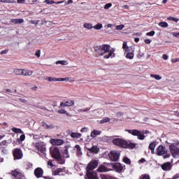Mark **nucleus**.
I'll return each mask as SVG.
<instances>
[{
  "mask_svg": "<svg viewBox=\"0 0 179 179\" xmlns=\"http://www.w3.org/2000/svg\"><path fill=\"white\" fill-rule=\"evenodd\" d=\"M94 50L98 55L101 57L103 56L104 59H108L110 57L114 58L115 57V54L114 53V48L111 49V46L110 45L103 44L102 45H95L94 46ZM108 53V55H106Z\"/></svg>",
  "mask_w": 179,
  "mask_h": 179,
  "instance_id": "obj_1",
  "label": "nucleus"
},
{
  "mask_svg": "<svg viewBox=\"0 0 179 179\" xmlns=\"http://www.w3.org/2000/svg\"><path fill=\"white\" fill-rule=\"evenodd\" d=\"M50 152L52 159H55L59 164H65V159L62 158V155H61L58 147L50 148Z\"/></svg>",
  "mask_w": 179,
  "mask_h": 179,
  "instance_id": "obj_2",
  "label": "nucleus"
},
{
  "mask_svg": "<svg viewBox=\"0 0 179 179\" xmlns=\"http://www.w3.org/2000/svg\"><path fill=\"white\" fill-rule=\"evenodd\" d=\"M156 155L157 156H163L164 159H169L171 156L170 153H169V150L164 145H159L156 149Z\"/></svg>",
  "mask_w": 179,
  "mask_h": 179,
  "instance_id": "obj_3",
  "label": "nucleus"
},
{
  "mask_svg": "<svg viewBox=\"0 0 179 179\" xmlns=\"http://www.w3.org/2000/svg\"><path fill=\"white\" fill-rule=\"evenodd\" d=\"M126 132L133 135V136H137V139H139V141H143V139L146 138V136H145V134H142V131L138 129H127L126 130Z\"/></svg>",
  "mask_w": 179,
  "mask_h": 179,
  "instance_id": "obj_4",
  "label": "nucleus"
},
{
  "mask_svg": "<svg viewBox=\"0 0 179 179\" xmlns=\"http://www.w3.org/2000/svg\"><path fill=\"white\" fill-rule=\"evenodd\" d=\"M169 150L171 156L174 159H177L179 157V148L174 143H171L169 145Z\"/></svg>",
  "mask_w": 179,
  "mask_h": 179,
  "instance_id": "obj_5",
  "label": "nucleus"
},
{
  "mask_svg": "<svg viewBox=\"0 0 179 179\" xmlns=\"http://www.w3.org/2000/svg\"><path fill=\"white\" fill-rule=\"evenodd\" d=\"M13 156L14 160H20V159H23V152L20 148H15L13 151Z\"/></svg>",
  "mask_w": 179,
  "mask_h": 179,
  "instance_id": "obj_6",
  "label": "nucleus"
},
{
  "mask_svg": "<svg viewBox=\"0 0 179 179\" xmlns=\"http://www.w3.org/2000/svg\"><path fill=\"white\" fill-rule=\"evenodd\" d=\"M99 166V162L97 160H92L87 166V171H93Z\"/></svg>",
  "mask_w": 179,
  "mask_h": 179,
  "instance_id": "obj_7",
  "label": "nucleus"
},
{
  "mask_svg": "<svg viewBox=\"0 0 179 179\" xmlns=\"http://www.w3.org/2000/svg\"><path fill=\"white\" fill-rule=\"evenodd\" d=\"M112 167L116 173H122V170H124L125 166H122L120 163L116 162L112 164Z\"/></svg>",
  "mask_w": 179,
  "mask_h": 179,
  "instance_id": "obj_8",
  "label": "nucleus"
},
{
  "mask_svg": "<svg viewBox=\"0 0 179 179\" xmlns=\"http://www.w3.org/2000/svg\"><path fill=\"white\" fill-rule=\"evenodd\" d=\"M112 142L113 145H115L116 146H120V148H124L126 141L121 138H114Z\"/></svg>",
  "mask_w": 179,
  "mask_h": 179,
  "instance_id": "obj_9",
  "label": "nucleus"
},
{
  "mask_svg": "<svg viewBox=\"0 0 179 179\" xmlns=\"http://www.w3.org/2000/svg\"><path fill=\"white\" fill-rule=\"evenodd\" d=\"M35 148L38 152H41V153H44V152L46 150L44 143H36L35 144Z\"/></svg>",
  "mask_w": 179,
  "mask_h": 179,
  "instance_id": "obj_10",
  "label": "nucleus"
},
{
  "mask_svg": "<svg viewBox=\"0 0 179 179\" xmlns=\"http://www.w3.org/2000/svg\"><path fill=\"white\" fill-rule=\"evenodd\" d=\"M122 48L124 51V55L125 54L134 52V49L132 48V47L128 46V43H127V41L123 42Z\"/></svg>",
  "mask_w": 179,
  "mask_h": 179,
  "instance_id": "obj_11",
  "label": "nucleus"
},
{
  "mask_svg": "<svg viewBox=\"0 0 179 179\" xmlns=\"http://www.w3.org/2000/svg\"><path fill=\"white\" fill-rule=\"evenodd\" d=\"M44 175V171L43 169L38 167L35 169L34 170V176L36 177V178H41V177H43Z\"/></svg>",
  "mask_w": 179,
  "mask_h": 179,
  "instance_id": "obj_12",
  "label": "nucleus"
},
{
  "mask_svg": "<svg viewBox=\"0 0 179 179\" xmlns=\"http://www.w3.org/2000/svg\"><path fill=\"white\" fill-rule=\"evenodd\" d=\"M47 80H48V82H64L65 80H69V78H55V77H48L47 78Z\"/></svg>",
  "mask_w": 179,
  "mask_h": 179,
  "instance_id": "obj_13",
  "label": "nucleus"
},
{
  "mask_svg": "<svg viewBox=\"0 0 179 179\" xmlns=\"http://www.w3.org/2000/svg\"><path fill=\"white\" fill-rule=\"evenodd\" d=\"M50 143L55 146H61V145H64V140L58 138H52L50 140Z\"/></svg>",
  "mask_w": 179,
  "mask_h": 179,
  "instance_id": "obj_14",
  "label": "nucleus"
},
{
  "mask_svg": "<svg viewBox=\"0 0 179 179\" xmlns=\"http://www.w3.org/2000/svg\"><path fill=\"white\" fill-rule=\"evenodd\" d=\"M86 176L88 179H99V176H97V173L92 171H87Z\"/></svg>",
  "mask_w": 179,
  "mask_h": 179,
  "instance_id": "obj_15",
  "label": "nucleus"
},
{
  "mask_svg": "<svg viewBox=\"0 0 179 179\" xmlns=\"http://www.w3.org/2000/svg\"><path fill=\"white\" fill-rule=\"evenodd\" d=\"M11 175L16 179H24V176L17 171H13Z\"/></svg>",
  "mask_w": 179,
  "mask_h": 179,
  "instance_id": "obj_16",
  "label": "nucleus"
},
{
  "mask_svg": "<svg viewBox=\"0 0 179 179\" xmlns=\"http://www.w3.org/2000/svg\"><path fill=\"white\" fill-rule=\"evenodd\" d=\"M109 157L113 162H117L120 159V155L118 153L112 151Z\"/></svg>",
  "mask_w": 179,
  "mask_h": 179,
  "instance_id": "obj_17",
  "label": "nucleus"
},
{
  "mask_svg": "<svg viewBox=\"0 0 179 179\" xmlns=\"http://www.w3.org/2000/svg\"><path fill=\"white\" fill-rule=\"evenodd\" d=\"M135 148H136V144L125 141L124 146V149H135Z\"/></svg>",
  "mask_w": 179,
  "mask_h": 179,
  "instance_id": "obj_18",
  "label": "nucleus"
},
{
  "mask_svg": "<svg viewBox=\"0 0 179 179\" xmlns=\"http://www.w3.org/2000/svg\"><path fill=\"white\" fill-rule=\"evenodd\" d=\"M41 127L44 129H54V128H55V126H54V124H48L47 123H45V122H41Z\"/></svg>",
  "mask_w": 179,
  "mask_h": 179,
  "instance_id": "obj_19",
  "label": "nucleus"
},
{
  "mask_svg": "<svg viewBox=\"0 0 179 179\" xmlns=\"http://www.w3.org/2000/svg\"><path fill=\"white\" fill-rule=\"evenodd\" d=\"M162 170H164V171L171 170V164L170 162L164 163V164H162Z\"/></svg>",
  "mask_w": 179,
  "mask_h": 179,
  "instance_id": "obj_20",
  "label": "nucleus"
},
{
  "mask_svg": "<svg viewBox=\"0 0 179 179\" xmlns=\"http://www.w3.org/2000/svg\"><path fill=\"white\" fill-rule=\"evenodd\" d=\"M33 75V71L28 69H22V76H31Z\"/></svg>",
  "mask_w": 179,
  "mask_h": 179,
  "instance_id": "obj_21",
  "label": "nucleus"
},
{
  "mask_svg": "<svg viewBox=\"0 0 179 179\" xmlns=\"http://www.w3.org/2000/svg\"><path fill=\"white\" fill-rule=\"evenodd\" d=\"M156 148V141L152 142L151 143H150L148 149H150V150H151V153L152 155H155V149Z\"/></svg>",
  "mask_w": 179,
  "mask_h": 179,
  "instance_id": "obj_22",
  "label": "nucleus"
},
{
  "mask_svg": "<svg viewBox=\"0 0 179 179\" xmlns=\"http://www.w3.org/2000/svg\"><path fill=\"white\" fill-rule=\"evenodd\" d=\"M11 23H14V24H22V23H24V20L23 19H11Z\"/></svg>",
  "mask_w": 179,
  "mask_h": 179,
  "instance_id": "obj_23",
  "label": "nucleus"
},
{
  "mask_svg": "<svg viewBox=\"0 0 179 179\" xmlns=\"http://www.w3.org/2000/svg\"><path fill=\"white\" fill-rule=\"evenodd\" d=\"M96 171L98 173H106V171H108V170H107V167L103 165H100Z\"/></svg>",
  "mask_w": 179,
  "mask_h": 179,
  "instance_id": "obj_24",
  "label": "nucleus"
},
{
  "mask_svg": "<svg viewBox=\"0 0 179 179\" xmlns=\"http://www.w3.org/2000/svg\"><path fill=\"white\" fill-rule=\"evenodd\" d=\"M101 134V131H99V130H93L91 134H90V136L92 138H96V136H99V135Z\"/></svg>",
  "mask_w": 179,
  "mask_h": 179,
  "instance_id": "obj_25",
  "label": "nucleus"
},
{
  "mask_svg": "<svg viewBox=\"0 0 179 179\" xmlns=\"http://www.w3.org/2000/svg\"><path fill=\"white\" fill-rule=\"evenodd\" d=\"M87 150L89 152H91V153H99V150H100V148H97V146L94 145L91 148H87Z\"/></svg>",
  "mask_w": 179,
  "mask_h": 179,
  "instance_id": "obj_26",
  "label": "nucleus"
},
{
  "mask_svg": "<svg viewBox=\"0 0 179 179\" xmlns=\"http://www.w3.org/2000/svg\"><path fill=\"white\" fill-rule=\"evenodd\" d=\"M44 3H47V5H52V3H56V5H58L59 3H63L64 1H57L55 2L54 0H45Z\"/></svg>",
  "mask_w": 179,
  "mask_h": 179,
  "instance_id": "obj_27",
  "label": "nucleus"
},
{
  "mask_svg": "<svg viewBox=\"0 0 179 179\" xmlns=\"http://www.w3.org/2000/svg\"><path fill=\"white\" fill-rule=\"evenodd\" d=\"M70 136L73 139H78V138H80V136H82V134L76 133V132H72V133H71Z\"/></svg>",
  "mask_w": 179,
  "mask_h": 179,
  "instance_id": "obj_28",
  "label": "nucleus"
},
{
  "mask_svg": "<svg viewBox=\"0 0 179 179\" xmlns=\"http://www.w3.org/2000/svg\"><path fill=\"white\" fill-rule=\"evenodd\" d=\"M11 131L15 134H24V132H23V130L22 129H19L17 127H13L11 129Z\"/></svg>",
  "mask_w": 179,
  "mask_h": 179,
  "instance_id": "obj_29",
  "label": "nucleus"
},
{
  "mask_svg": "<svg viewBox=\"0 0 179 179\" xmlns=\"http://www.w3.org/2000/svg\"><path fill=\"white\" fill-rule=\"evenodd\" d=\"M62 171H64V169L58 168L52 171L53 176H59L60 173H62Z\"/></svg>",
  "mask_w": 179,
  "mask_h": 179,
  "instance_id": "obj_30",
  "label": "nucleus"
},
{
  "mask_svg": "<svg viewBox=\"0 0 179 179\" xmlns=\"http://www.w3.org/2000/svg\"><path fill=\"white\" fill-rule=\"evenodd\" d=\"M13 73H15V75L20 76V75L22 76V69H15L13 70Z\"/></svg>",
  "mask_w": 179,
  "mask_h": 179,
  "instance_id": "obj_31",
  "label": "nucleus"
},
{
  "mask_svg": "<svg viewBox=\"0 0 179 179\" xmlns=\"http://www.w3.org/2000/svg\"><path fill=\"white\" fill-rule=\"evenodd\" d=\"M134 51L125 54L126 58H127L128 59H133L134 57Z\"/></svg>",
  "mask_w": 179,
  "mask_h": 179,
  "instance_id": "obj_32",
  "label": "nucleus"
},
{
  "mask_svg": "<svg viewBox=\"0 0 179 179\" xmlns=\"http://www.w3.org/2000/svg\"><path fill=\"white\" fill-rule=\"evenodd\" d=\"M66 107H71L72 106H75V101L70 100L65 102Z\"/></svg>",
  "mask_w": 179,
  "mask_h": 179,
  "instance_id": "obj_33",
  "label": "nucleus"
},
{
  "mask_svg": "<svg viewBox=\"0 0 179 179\" xmlns=\"http://www.w3.org/2000/svg\"><path fill=\"white\" fill-rule=\"evenodd\" d=\"M56 65L60 64L61 65H68V62L66 60H58L55 62Z\"/></svg>",
  "mask_w": 179,
  "mask_h": 179,
  "instance_id": "obj_34",
  "label": "nucleus"
},
{
  "mask_svg": "<svg viewBox=\"0 0 179 179\" xmlns=\"http://www.w3.org/2000/svg\"><path fill=\"white\" fill-rule=\"evenodd\" d=\"M83 27H85V29H87L88 30H90L93 29V25L90 23H85L83 25Z\"/></svg>",
  "mask_w": 179,
  "mask_h": 179,
  "instance_id": "obj_35",
  "label": "nucleus"
},
{
  "mask_svg": "<svg viewBox=\"0 0 179 179\" xmlns=\"http://www.w3.org/2000/svg\"><path fill=\"white\" fill-rule=\"evenodd\" d=\"M159 26H160V27L166 28L169 27V24L166 22H160Z\"/></svg>",
  "mask_w": 179,
  "mask_h": 179,
  "instance_id": "obj_36",
  "label": "nucleus"
},
{
  "mask_svg": "<svg viewBox=\"0 0 179 179\" xmlns=\"http://www.w3.org/2000/svg\"><path fill=\"white\" fill-rule=\"evenodd\" d=\"M63 156L66 159H69V152L68 151V149H66L63 151Z\"/></svg>",
  "mask_w": 179,
  "mask_h": 179,
  "instance_id": "obj_37",
  "label": "nucleus"
},
{
  "mask_svg": "<svg viewBox=\"0 0 179 179\" xmlns=\"http://www.w3.org/2000/svg\"><path fill=\"white\" fill-rule=\"evenodd\" d=\"M93 29H94L95 30H100L101 29H103V24L98 23L93 27Z\"/></svg>",
  "mask_w": 179,
  "mask_h": 179,
  "instance_id": "obj_38",
  "label": "nucleus"
},
{
  "mask_svg": "<svg viewBox=\"0 0 179 179\" xmlns=\"http://www.w3.org/2000/svg\"><path fill=\"white\" fill-rule=\"evenodd\" d=\"M110 121V117H105L103 120H100V124H106V122H108Z\"/></svg>",
  "mask_w": 179,
  "mask_h": 179,
  "instance_id": "obj_39",
  "label": "nucleus"
},
{
  "mask_svg": "<svg viewBox=\"0 0 179 179\" xmlns=\"http://www.w3.org/2000/svg\"><path fill=\"white\" fill-rule=\"evenodd\" d=\"M150 77L156 79V80H160L162 79V77L157 74H151Z\"/></svg>",
  "mask_w": 179,
  "mask_h": 179,
  "instance_id": "obj_40",
  "label": "nucleus"
},
{
  "mask_svg": "<svg viewBox=\"0 0 179 179\" xmlns=\"http://www.w3.org/2000/svg\"><path fill=\"white\" fill-rule=\"evenodd\" d=\"M167 20H171L172 22H175L176 23H178L179 22V19L174 17H169Z\"/></svg>",
  "mask_w": 179,
  "mask_h": 179,
  "instance_id": "obj_41",
  "label": "nucleus"
},
{
  "mask_svg": "<svg viewBox=\"0 0 179 179\" xmlns=\"http://www.w3.org/2000/svg\"><path fill=\"white\" fill-rule=\"evenodd\" d=\"M123 162L124 163H125V164H131V159H129V158L124 157L123 158Z\"/></svg>",
  "mask_w": 179,
  "mask_h": 179,
  "instance_id": "obj_42",
  "label": "nucleus"
},
{
  "mask_svg": "<svg viewBox=\"0 0 179 179\" xmlns=\"http://www.w3.org/2000/svg\"><path fill=\"white\" fill-rule=\"evenodd\" d=\"M1 2L3 3H15L16 1L15 0H1Z\"/></svg>",
  "mask_w": 179,
  "mask_h": 179,
  "instance_id": "obj_43",
  "label": "nucleus"
},
{
  "mask_svg": "<svg viewBox=\"0 0 179 179\" xmlns=\"http://www.w3.org/2000/svg\"><path fill=\"white\" fill-rule=\"evenodd\" d=\"M139 179H150V176L148 174L141 175Z\"/></svg>",
  "mask_w": 179,
  "mask_h": 179,
  "instance_id": "obj_44",
  "label": "nucleus"
},
{
  "mask_svg": "<svg viewBox=\"0 0 179 179\" xmlns=\"http://www.w3.org/2000/svg\"><path fill=\"white\" fill-rule=\"evenodd\" d=\"M90 108H85L83 109H78V113H86V111H89Z\"/></svg>",
  "mask_w": 179,
  "mask_h": 179,
  "instance_id": "obj_45",
  "label": "nucleus"
},
{
  "mask_svg": "<svg viewBox=\"0 0 179 179\" xmlns=\"http://www.w3.org/2000/svg\"><path fill=\"white\" fill-rule=\"evenodd\" d=\"M155 34H156V32L155 31H151L150 32H148L146 34V36H153Z\"/></svg>",
  "mask_w": 179,
  "mask_h": 179,
  "instance_id": "obj_46",
  "label": "nucleus"
},
{
  "mask_svg": "<svg viewBox=\"0 0 179 179\" xmlns=\"http://www.w3.org/2000/svg\"><path fill=\"white\" fill-rule=\"evenodd\" d=\"M35 55L36 57H37V58H40V55H41V50H36Z\"/></svg>",
  "mask_w": 179,
  "mask_h": 179,
  "instance_id": "obj_47",
  "label": "nucleus"
},
{
  "mask_svg": "<svg viewBox=\"0 0 179 179\" xmlns=\"http://www.w3.org/2000/svg\"><path fill=\"white\" fill-rule=\"evenodd\" d=\"M24 139H26V135H24V134H22L20 136V141L21 142H23V141H24Z\"/></svg>",
  "mask_w": 179,
  "mask_h": 179,
  "instance_id": "obj_48",
  "label": "nucleus"
},
{
  "mask_svg": "<svg viewBox=\"0 0 179 179\" xmlns=\"http://www.w3.org/2000/svg\"><path fill=\"white\" fill-rule=\"evenodd\" d=\"M111 6H113V4H111V3H106L104 6V9H109V8H111Z\"/></svg>",
  "mask_w": 179,
  "mask_h": 179,
  "instance_id": "obj_49",
  "label": "nucleus"
},
{
  "mask_svg": "<svg viewBox=\"0 0 179 179\" xmlns=\"http://www.w3.org/2000/svg\"><path fill=\"white\" fill-rule=\"evenodd\" d=\"M48 166H50V167L51 168L54 167V164H52V159H50L48 162Z\"/></svg>",
  "mask_w": 179,
  "mask_h": 179,
  "instance_id": "obj_50",
  "label": "nucleus"
},
{
  "mask_svg": "<svg viewBox=\"0 0 179 179\" xmlns=\"http://www.w3.org/2000/svg\"><path fill=\"white\" fill-rule=\"evenodd\" d=\"M57 113L59 114H65L66 113V110H65L64 109H59L57 110Z\"/></svg>",
  "mask_w": 179,
  "mask_h": 179,
  "instance_id": "obj_51",
  "label": "nucleus"
},
{
  "mask_svg": "<svg viewBox=\"0 0 179 179\" xmlns=\"http://www.w3.org/2000/svg\"><path fill=\"white\" fill-rule=\"evenodd\" d=\"M171 34L172 36H173V37H176V38H179V32H172Z\"/></svg>",
  "mask_w": 179,
  "mask_h": 179,
  "instance_id": "obj_52",
  "label": "nucleus"
},
{
  "mask_svg": "<svg viewBox=\"0 0 179 179\" xmlns=\"http://www.w3.org/2000/svg\"><path fill=\"white\" fill-rule=\"evenodd\" d=\"M26 166H27V169H31V167H33V164L28 162V163H27Z\"/></svg>",
  "mask_w": 179,
  "mask_h": 179,
  "instance_id": "obj_53",
  "label": "nucleus"
},
{
  "mask_svg": "<svg viewBox=\"0 0 179 179\" xmlns=\"http://www.w3.org/2000/svg\"><path fill=\"white\" fill-rule=\"evenodd\" d=\"M122 29H124V25H122V24L117 25V26L116 27V29H117V30H122Z\"/></svg>",
  "mask_w": 179,
  "mask_h": 179,
  "instance_id": "obj_54",
  "label": "nucleus"
},
{
  "mask_svg": "<svg viewBox=\"0 0 179 179\" xmlns=\"http://www.w3.org/2000/svg\"><path fill=\"white\" fill-rule=\"evenodd\" d=\"M8 52H9V50L6 49V50H2V51L0 52V54H1V55L8 54Z\"/></svg>",
  "mask_w": 179,
  "mask_h": 179,
  "instance_id": "obj_55",
  "label": "nucleus"
},
{
  "mask_svg": "<svg viewBox=\"0 0 179 179\" xmlns=\"http://www.w3.org/2000/svg\"><path fill=\"white\" fill-rule=\"evenodd\" d=\"M144 43H145V44H150V43H152V41L150 39H145Z\"/></svg>",
  "mask_w": 179,
  "mask_h": 179,
  "instance_id": "obj_56",
  "label": "nucleus"
},
{
  "mask_svg": "<svg viewBox=\"0 0 179 179\" xmlns=\"http://www.w3.org/2000/svg\"><path fill=\"white\" fill-rule=\"evenodd\" d=\"M178 178H179V173H176L171 179H178Z\"/></svg>",
  "mask_w": 179,
  "mask_h": 179,
  "instance_id": "obj_57",
  "label": "nucleus"
},
{
  "mask_svg": "<svg viewBox=\"0 0 179 179\" xmlns=\"http://www.w3.org/2000/svg\"><path fill=\"white\" fill-rule=\"evenodd\" d=\"M60 108L61 107H66V102H61L60 103V106H59Z\"/></svg>",
  "mask_w": 179,
  "mask_h": 179,
  "instance_id": "obj_58",
  "label": "nucleus"
},
{
  "mask_svg": "<svg viewBox=\"0 0 179 179\" xmlns=\"http://www.w3.org/2000/svg\"><path fill=\"white\" fill-rule=\"evenodd\" d=\"M162 58L163 59H169V56L167 55H162Z\"/></svg>",
  "mask_w": 179,
  "mask_h": 179,
  "instance_id": "obj_59",
  "label": "nucleus"
},
{
  "mask_svg": "<svg viewBox=\"0 0 179 179\" xmlns=\"http://www.w3.org/2000/svg\"><path fill=\"white\" fill-rule=\"evenodd\" d=\"M80 132H87V128L84 127L81 129Z\"/></svg>",
  "mask_w": 179,
  "mask_h": 179,
  "instance_id": "obj_60",
  "label": "nucleus"
},
{
  "mask_svg": "<svg viewBox=\"0 0 179 179\" xmlns=\"http://www.w3.org/2000/svg\"><path fill=\"white\" fill-rule=\"evenodd\" d=\"M26 0H17V3H24Z\"/></svg>",
  "mask_w": 179,
  "mask_h": 179,
  "instance_id": "obj_61",
  "label": "nucleus"
},
{
  "mask_svg": "<svg viewBox=\"0 0 179 179\" xmlns=\"http://www.w3.org/2000/svg\"><path fill=\"white\" fill-rule=\"evenodd\" d=\"M75 148H76V149H77V150H80V146L79 145H76V146H75Z\"/></svg>",
  "mask_w": 179,
  "mask_h": 179,
  "instance_id": "obj_62",
  "label": "nucleus"
},
{
  "mask_svg": "<svg viewBox=\"0 0 179 179\" xmlns=\"http://www.w3.org/2000/svg\"><path fill=\"white\" fill-rule=\"evenodd\" d=\"M172 62H179V59H173Z\"/></svg>",
  "mask_w": 179,
  "mask_h": 179,
  "instance_id": "obj_63",
  "label": "nucleus"
},
{
  "mask_svg": "<svg viewBox=\"0 0 179 179\" xmlns=\"http://www.w3.org/2000/svg\"><path fill=\"white\" fill-rule=\"evenodd\" d=\"M43 178H45V179H54L51 177H49V176H43Z\"/></svg>",
  "mask_w": 179,
  "mask_h": 179,
  "instance_id": "obj_64",
  "label": "nucleus"
}]
</instances>
